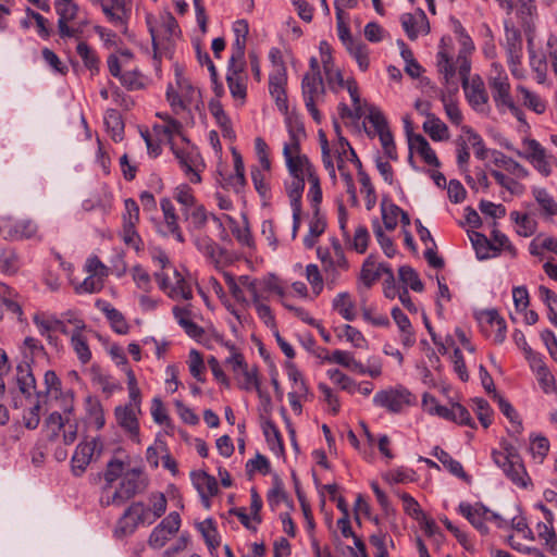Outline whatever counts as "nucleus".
I'll use <instances>...</instances> for the list:
<instances>
[{"instance_id": "f257e3e1", "label": "nucleus", "mask_w": 557, "mask_h": 557, "mask_svg": "<svg viewBox=\"0 0 557 557\" xmlns=\"http://www.w3.org/2000/svg\"><path fill=\"white\" fill-rule=\"evenodd\" d=\"M99 504L101 507H121L148 487V479L139 468H126L120 459L108 461L103 472Z\"/></svg>"}, {"instance_id": "f03ea898", "label": "nucleus", "mask_w": 557, "mask_h": 557, "mask_svg": "<svg viewBox=\"0 0 557 557\" xmlns=\"http://www.w3.org/2000/svg\"><path fill=\"white\" fill-rule=\"evenodd\" d=\"M149 504L150 507H146L143 502L132 503L117 521L115 536L123 537L132 534L140 523L152 524L166 511L168 500L163 493H151Z\"/></svg>"}, {"instance_id": "7ed1b4c3", "label": "nucleus", "mask_w": 557, "mask_h": 557, "mask_svg": "<svg viewBox=\"0 0 557 557\" xmlns=\"http://www.w3.org/2000/svg\"><path fill=\"white\" fill-rule=\"evenodd\" d=\"M289 140L284 145L283 156L286 166L292 176L309 177L314 169L307 156L300 153V140L306 137L305 127L298 119H287Z\"/></svg>"}, {"instance_id": "20e7f679", "label": "nucleus", "mask_w": 557, "mask_h": 557, "mask_svg": "<svg viewBox=\"0 0 557 557\" xmlns=\"http://www.w3.org/2000/svg\"><path fill=\"white\" fill-rule=\"evenodd\" d=\"M492 458L513 484L522 487L527 486L529 476L522 459L513 446L506 445L503 451L493 450Z\"/></svg>"}, {"instance_id": "39448f33", "label": "nucleus", "mask_w": 557, "mask_h": 557, "mask_svg": "<svg viewBox=\"0 0 557 557\" xmlns=\"http://www.w3.org/2000/svg\"><path fill=\"white\" fill-rule=\"evenodd\" d=\"M319 357L325 362L339 364L349 371L361 375L368 374L375 379L382 374V364L380 360L375 358H370L368 360V366H364L360 361L356 360L350 351L339 349L334 350L331 355L325 350V355H320Z\"/></svg>"}, {"instance_id": "423d86ee", "label": "nucleus", "mask_w": 557, "mask_h": 557, "mask_svg": "<svg viewBox=\"0 0 557 557\" xmlns=\"http://www.w3.org/2000/svg\"><path fill=\"white\" fill-rule=\"evenodd\" d=\"M54 9L59 16L58 28L62 38L75 37L81 30L79 7L73 0H54Z\"/></svg>"}, {"instance_id": "0eeeda50", "label": "nucleus", "mask_w": 557, "mask_h": 557, "mask_svg": "<svg viewBox=\"0 0 557 557\" xmlns=\"http://www.w3.org/2000/svg\"><path fill=\"white\" fill-rule=\"evenodd\" d=\"M92 3L101 7L103 14L112 25L126 33L132 14L129 0H95Z\"/></svg>"}, {"instance_id": "6e6552de", "label": "nucleus", "mask_w": 557, "mask_h": 557, "mask_svg": "<svg viewBox=\"0 0 557 557\" xmlns=\"http://www.w3.org/2000/svg\"><path fill=\"white\" fill-rule=\"evenodd\" d=\"M103 445L100 438H92L89 442L79 443L72 457V472L75 476H81L87 469L90 461L96 456H100Z\"/></svg>"}, {"instance_id": "1a4fd4ad", "label": "nucleus", "mask_w": 557, "mask_h": 557, "mask_svg": "<svg viewBox=\"0 0 557 557\" xmlns=\"http://www.w3.org/2000/svg\"><path fill=\"white\" fill-rule=\"evenodd\" d=\"M523 145L528 149L527 152L516 151L517 156L527 159L542 175L549 176L553 157L535 139H524Z\"/></svg>"}, {"instance_id": "9d476101", "label": "nucleus", "mask_w": 557, "mask_h": 557, "mask_svg": "<svg viewBox=\"0 0 557 557\" xmlns=\"http://www.w3.org/2000/svg\"><path fill=\"white\" fill-rule=\"evenodd\" d=\"M375 406L386 408L391 412H399L412 403V395L406 388H388L377 392L373 397Z\"/></svg>"}, {"instance_id": "9b49d317", "label": "nucleus", "mask_w": 557, "mask_h": 557, "mask_svg": "<svg viewBox=\"0 0 557 557\" xmlns=\"http://www.w3.org/2000/svg\"><path fill=\"white\" fill-rule=\"evenodd\" d=\"M181 527L178 512H170L150 533L148 544L154 549L162 548L176 534Z\"/></svg>"}, {"instance_id": "f8f14e48", "label": "nucleus", "mask_w": 557, "mask_h": 557, "mask_svg": "<svg viewBox=\"0 0 557 557\" xmlns=\"http://www.w3.org/2000/svg\"><path fill=\"white\" fill-rule=\"evenodd\" d=\"M459 512L481 533H487L488 529L485 524L487 520L497 521L498 527H502L503 520L499 515L492 512L482 504L471 506L470 504L461 503L459 505Z\"/></svg>"}, {"instance_id": "ddd939ff", "label": "nucleus", "mask_w": 557, "mask_h": 557, "mask_svg": "<svg viewBox=\"0 0 557 557\" xmlns=\"http://www.w3.org/2000/svg\"><path fill=\"white\" fill-rule=\"evenodd\" d=\"M287 72L285 64H280L269 76V91L274 99L278 110L286 113L288 110L287 95Z\"/></svg>"}, {"instance_id": "4468645a", "label": "nucleus", "mask_w": 557, "mask_h": 557, "mask_svg": "<svg viewBox=\"0 0 557 557\" xmlns=\"http://www.w3.org/2000/svg\"><path fill=\"white\" fill-rule=\"evenodd\" d=\"M517 17L523 29L527 42L536 37L537 8L535 0H518Z\"/></svg>"}, {"instance_id": "2eb2a0df", "label": "nucleus", "mask_w": 557, "mask_h": 557, "mask_svg": "<svg viewBox=\"0 0 557 557\" xmlns=\"http://www.w3.org/2000/svg\"><path fill=\"white\" fill-rule=\"evenodd\" d=\"M479 321L486 335L493 336L495 344L504 343L507 326L505 320L498 314L497 310L490 309L482 311L479 315Z\"/></svg>"}, {"instance_id": "dca6fc26", "label": "nucleus", "mask_w": 557, "mask_h": 557, "mask_svg": "<svg viewBox=\"0 0 557 557\" xmlns=\"http://www.w3.org/2000/svg\"><path fill=\"white\" fill-rule=\"evenodd\" d=\"M244 62H236L234 64L228 61L226 82L232 97L239 100L243 104L247 96V86L245 77L242 75Z\"/></svg>"}, {"instance_id": "f3484780", "label": "nucleus", "mask_w": 557, "mask_h": 557, "mask_svg": "<svg viewBox=\"0 0 557 557\" xmlns=\"http://www.w3.org/2000/svg\"><path fill=\"white\" fill-rule=\"evenodd\" d=\"M462 88L470 106L476 111H483L488 101V95L483 79L479 75H475L471 81L465 82Z\"/></svg>"}, {"instance_id": "a211bd4d", "label": "nucleus", "mask_w": 557, "mask_h": 557, "mask_svg": "<svg viewBox=\"0 0 557 557\" xmlns=\"http://www.w3.org/2000/svg\"><path fill=\"white\" fill-rule=\"evenodd\" d=\"M150 34L152 38V45L154 50V57L158 53V47L161 40H172L180 36V27L177 21L172 14H166L161 17L160 25L157 29L150 27Z\"/></svg>"}, {"instance_id": "6ab92c4d", "label": "nucleus", "mask_w": 557, "mask_h": 557, "mask_svg": "<svg viewBox=\"0 0 557 557\" xmlns=\"http://www.w3.org/2000/svg\"><path fill=\"white\" fill-rule=\"evenodd\" d=\"M190 476L194 486L201 497L202 504L206 508H209L210 498L215 496L219 492L216 479L205 471L191 472Z\"/></svg>"}, {"instance_id": "aec40b11", "label": "nucleus", "mask_w": 557, "mask_h": 557, "mask_svg": "<svg viewBox=\"0 0 557 557\" xmlns=\"http://www.w3.org/2000/svg\"><path fill=\"white\" fill-rule=\"evenodd\" d=\"M160 207L163 213L164 228L162 234L164 236L172 235L178 243H184L185 238L178 225V215L174 205L169 198H162Z\"/></svg>"}, {"instance_id": "412c9836", "label": "nucleus", "mask_w": 557, "mask_h": 557, "mask_svg": "<svg viewBox=\"0 0 557 557\" xmlns=\"http://www.w3.org/2000/svg\"><path fill=\"white\" fill-rule=\"evenodd\" d=\"M1 221L3 222V231L9 239H28L37 233V225L32 220H21L12 223L10 218H2Z\"/></svg>"}, {"instance_id": "4be33fe9", "label": "nucleus", "mask_w": 557, "mask_h": 557, "mask_svg": "<svg viewBox=\"0 0 557 557\" xmlns=\"http://www.w3.org/2000/svg\"><path fill=\"white\" fill-rule=\"evenodd\" d=\"M172 150L178 160L182 170L189 177V181L194 184L200 183L201 177L197 170V163L200 159L199 153L194 150L186 151L182 149H175L173 147Z\"/></svg>"}, {"instance_id": "5701e85b", "label": "nucleus", "mask_w": 557, "mask_h": 557, "mask_svg": "<svg viewBox=\"0 0 557 557\" xmlns=\"http://www.w3.org/2000/svg\"><path fill=\"white\" fill-rule=\"evenodd\" d=\"M235 40L232 46L231 63L240 62L244 60L246 39L249 33V26L246 20H238L234 23L233 27Z\"/></svg>"}, {"instance_id": "b1692460", "label": "nucleus", "mask_w": 557, "mask_h": 557, "mask_svg": "<svg viewBox=\"0 0 557 557\" xmlns=\"http://www.w3.org/2000/svg\"><path fill=\"white\" fill-rule=\"evenodd\" d=\"M140 409L135 408L133 405L120 406L115 408V418L121 428L129 434L137 436L139 433V424L137 413Z\"/></svg>"}, {"instance_id": "393cba45", "label": "nucleus", "mask_w": 557, "mask_h": 557, "mask_svg": "<svg viewBox=\"0 0 557 557\" xmlns=\"http://www.w3.org/2000/svg\"><path fill=\"white\" fill-rule=\"evenodd\" d=\"M507 59L522 58V37L520 30L511 23L505 22V44Z\"/></svg>"}, {"instance_id": "a878e982", "label": "nucleus", "mask_w": 557, "mask_h": 557, "mask_svg": "<svg viewBox=\"0 0 557 557\" xmlns=\"http://www.w3.org/2000/svg\"><path fill=\"white\" fill-rule=\"evenodd\" d=\"M391 314L399 329L403 346L406 348L412 347L416 344V334L410 320L398 307H394Z\"/></svg>"}, {"instance_id": "bb28decb", "label": "nucleus", "mask_w": 557, "mask_h": 557, "mask_svg": "<svg viewBox=\"0 0 557 557\" xmlns=\"http://www.w3.org/2000/svg\"><path fill=\"white\" fill-rule=\"evenodd\" d=\"M409 148L414 150L423 161L435 168H440L441 162L428 140L420 134L409 137Z\"/></svg>"}, {"instance_id": "cd10ccee", "label": "nucleus", "mask_w": 557, "mask_h": 557, "mask_svg": "<svg viewBox=\"0 0 557 557\" xmlns=\"http://www.w3.org/2000/svg\"><path fill=\"white\" fill-rule=\"evenodd\" d=\"M191 305L185 307L174 306L172 309L173 315L177 323L184 329L190 337H199L202 335L203 330L193 322L191 320Z\"/></svg>"}, {"instance_id": "c85d7f7f", "label": "nucleus", "mask_w": 557, "mask_h": 557, "mask_svg": "<svg viewBox=\"0 0 557 557\" xmlns=\"http://www.w3.org/2000/svg\"><path fill=\"white\" fill-rule=\"evenodd\" d=\"M535 38L531 39V44L528 45L529 61L532 71L535 73V78L539 84H543L546 81L547 75V60L546 55L535 50Z\"/></svg>"}, {"instance_id": "c756f323", "label": "nucleus", "mask_w": 557, "mask_h": 557, "mask_svg": "<svg viewBox=\"0 0 557 557\" xmlns=\"http://www.w3.org/2000/svg\"><path fill=\"white\" fill-rule=\"evenodd\" d=\"M97 307L106 314L114 332L117 334H126L128 332L129 326L124 315L117 309L113 308L109 302L100 300L97 301Z\"/></svg>"}, {"instance_id": "7c9ffc66", "label": "nucleus", "mask_w": 557, "mask_h": 557, "mask_svg": "<svg viewBox=\"0 0 557 557\" xmlns=\"http://www.w3.org/2000/svg\"><path fill=\"white\" fill-rule=\"evenodd\" d=\"M490 88L492 90L493 100L495 101L497 108H507L512 113L519 112V108L516 107L510 95L509 82L505 84L498 83L497 85Z\"/></svg>"}, {"instance_id": "2f4dec72", "label": "nucleus", "mask_w": 557, "mask_h": 557, "mask_svg": "<svg viewBox=\"0 0 557 557\" xmlns=\"http://www.w3.org/2000/svg\"><path fill=\"white\" fill-rule=\"evenodd\" d=\"M301 87L305 102H308L310 99L315 101L319 96L324 94L321 75L305 74Z\"/></svg>"}, {"instance_id": "473e14b6", "label": "nucleus", "mask_w": 557, "mask_h": 557, "mask_svg": "<svg viewBox=\"0 0 557 557\" xmlns=\"http://www.w3.org/2000/svg\"><path fill=\"white\" fill-rule=\"evenodd\" d=\"M422 127L434 141H444L449 138L447 125L435 114L429 115V119L425 120Z\"/></svg>"}, {"instance_id": "72a5a7b5", "label": "nucleus", "mask_w": 557, "mask_h": 557, "mask_svg": "<svg viewBox=\"0 0 557 557\" xmlns=\"http://www.w3.org/2000/svg\"><path fill=\"white\" fill-rule=\"evenodd\" d=\"M493 162L496 166L503 168L518 180H523L529 176V171L522 164L502 152L495 153Z\"/></svg>"}, {"instance_id": "f704fd0d", "label": "nucleus", "mask_w": 557, "mask_h": 557, "mask_svg": "<svg viewBox=\"0 0 557 557\" xmlns=\"http://www.w3.org/2000/svg\"><path fill=\"white\" fill-rule=\"evenodd\" d=\"M16 382L20 392L29 397L36 388V380L32 373L30 366L27 362L20 363L16 368Z\"/></svg>"}, {"instance_id": "c9c22d12", "label": "nucleus", "mask_w": 557, "mask_h": 557, "mask_svg": "<svg viewBox=\"0 0 557 557\" xmlns=\"http://www.w3.org/2000/svg\"><path fill=\"white\" fill-rule=\"evenodd\" d=\"M104 124L111 138L117 143L123 139L124 123L120 112L115 109H108L104 114Z\"/></svg>"}, {"instance_id": "e433bc0d", "label": "nucleus", "mask_w": 557, "mask_h": 557, "mask_svg": "<svg viewBox=\"0 0 557 557\" xmlns=\"http://www.w3.org/2000/svg\"><path fill=\"white\" fill-rule=\"evenodd\" d=\"M332 306L347 321H354L357 317L356 305L348 293H339L333 299Z\"/></svg>"}, {"instance_id": "4c0bfd02", "label": "nucleus", "mask_w": 557, "mask_h": 557, "mask_svg": "<svg viewBox=\"0 0 557 557\" xmlns=\"http://www.w3.org/2000/svg\"><path fill=\"white\" fill-rule=\"evenodd\" d=\"M432 455L436 457L451 474L461 479H468L462 465L458 460H455L447 451L436 446Z\"/></svg>"}, {"instance_id": "58836bf2", "label": "nucleus", "mask_w": 557, "mask_h": 557, "mask_svg": "<svg viewBox=\"0 0 557 557\" xmlns=\"http://www.w3.org/2000/svg\"><path fill=\"white\" fill-rule=\"evenodd\" d=\"M494 400L497 401L499 410L503 412V414L510 421L511 432L513 434H521V432L523 430L522 423L520 421L519 414L517 413L515 408L510 405V403L507 401L498 393H495Z\"/></svg>"}, {"instance_id": "ea45409f", "label": "nucleus", "mask_w": 557, "mask_h": 557, "mask_svg": "<svg viewBox=\"0 0 557 557\" xmlns=\"http://www.w3.org/2000/svg\"><path fill=\"white\" fill-rule=\"evenodd\" d=\"M191 230H202L208 221V213L203 206L196 205L182 213Z\"/></svg>"}, {"instance_id": "a19ab883", "label": "nucleus", "mask_w": 557, "mask_h": 557, "mask_svg": "<svg viewBox=\"0 0 557 557\" xmlns=\"http://www.w3.org/2000/svg\"><path fill=\"white\" fill-rule=\"evenodd\" d=\"M174 277L175 283L169 289L168 296L175 300L178 298L190 300L193 298V292L189 284L185 281L183 275L177 270H174Z\"/></svg>"}, {"instance_id": "79ce46f5", "label": "nucleus", "mask_w": 557, "mask_h": 557, "mask_svg": "<svg viewBox=\"0 0 557 557\" xmlns=\"http://www.w3.org/2000/svg\"><path fill=\"white\" fill-rule=\"evenodd\" d=\"M381 212L385 228L388 231L395 230L401 209L384 198L381 202Z\"/></svg>"}, {"instance_id": "37998d69", "label": "nucleus", "mask_w": 557, "mask_h": 557, "mask_svg": "<svg viewBox=\"0 0 557 557\" xmlns=\"http://www.w3.org/2000/svg\"><path fill=\"white\" fill-rule=\"evenodd\" d=\"M195 245L200 252L214 262H219L222 249L219 245L208 236H198L195 239Z\"/></svg>"}, {"instance_id": "c03bdc74", "label": "nucleus", "mask_w": 557, "mask_h": 557, "mask_svg": "<svg viewBox=\"0 0 557 557\" xmlns=\"http://www.w3.org/2000/svg\"><path fill=\"white\" fill-rule=\"evenodd\" d=\"M491 175L496 180V182L506 190H508L511 195L521 196L525 187L518 182V178L508 177L503 172L497 170H492Z\"/></svg>"}, {"instance_id": "a18cd8bd", "label": "nucleus", "mask_w": 557, "mask_h": 557, "mask_svg": "<svg viewBox=\"0 0 557 557\" xmlns=\"http://www.w3.org/2000/svg\"><path fill=\"white\" fill-rule=\"evenodd\" d=\"M77 54L82 58L85 66L95 75L99 72V58L86 42H79L76 47Z\"/></svg>"}, {"instance_id": "49530a36", "label": "nucleus", "mask_w": 557, "mask_h": 557, "mask_svg": "<svg viewBox=\"0 0 557 557\" xmlns=\"http://www.w3.org/2000/svg\"><path fill=\"white\" fill-rule=\"evenodd\" d=\"M1 272L7 275H14L20 269V259L15 250L3 249L0 256Z\"/></svg>"}, {"instance_id": "de8ad7c7", "label": "nucleus", "mask_w": 557, "mask_h": 557, "mask_svg": "<svg viewBox=\"0 0 557 557\" xmlns=\"http://www.w3.org/2000/svg\"><path fill=\"white\" fill-rule=\"evenodd\" d=\"M210 111L214 116L216 123L222 129L223 136L230 139L235 137L234 129L232 127V123L225 111L223 110L220 103L211 104Z\"/></svg>"}, {"instance_id": "09e8293b", "label": "nucleus", "mask_w": 557, "mask_h": 557, "mask_svg": "<svg viewBox=\"0 0 557 557\" xmlns=\"http://www.w3.org/2000/svg\"><path fill=\"white\" fill-rule=\"evenodd\" d=\"M360 278L367 287H371L380 278L376 259L373 255H370L364 260L360 272Z\"/></svg>"}, {"instance_id": "8fccbe9b", "label": "nucleus", "mask_w": 557, "mask_h": 557, "mask_svg": "<svg viewBox=\"0 0 557 557\" xmlns=\"http://www.w3.org/2000/svg\"><path fill=\"white\" fill-rule=\"evenodd\" d=\"M510 219L518 225L517 233L521 236L529 237L534 234L536 223L527 213L512 211Z\"/></svg>"}, {"instance_id": "3c124183", "label": "nucleus", "mask_w": 557, "mask_h": 557, "mask_svg": "<svg viewBox=\"0 0 557 557\" xmlns=\"http://www.w3.org/2000/svg\"><path fill=\"white\" fill-rule=\"evenodd\" d=\"M338 338L345 337L355 348H367L368 341L356 327L345 324L337 333Z\"/></svg>"}, {"instance_id": "603ef678", "label": "nucleus", "mask_w": 557, "mask_h": 557, "mask_svg": "<svg viewBox=\"0 0 557 557\" xmlns=\"http://www.w3.org/2000/svg\"><path fill=\"white\" fill-rule=\"evenodd\" d=\"M305 188V176H292L286 185V191L290 200V207H301V196Z\"/></svg>"}, {"instance_id": "864d4df0", "label": "nucleus", "mask_w": 557, "mask_h": 557, "mask_svg": "<svg viewBox=\"0 0 557 557\" xmlns=\"http://www.w3.org/2000/svg\"><path fill=\"white\" fill-rule=\"evenodd\" d=\"M71 345L78 360L86 364L91 360V351L83 334H71Z\"/></svg>"}, {"instance_id": "5fc2aeb1", "label": "nucleus", "mask_w": 557, "mask_h": 557, "mask_svg": "<svg viewBox=\"0 0 557 557\" xmlns=\"http://www.w3.org/2000/svg\"><path fill=\"white\" fill-rule=\"evenodd\" d=\"M346 50L356 60L358 67L361 71L366 72L369 69V50L368 47L361 40L346 48Z\"/></svg>"}, {"instance_id": "6e6d98bb", "label": "nucleus", "mask_w": 557, "mask_h": 557, "mask_svg": "<svg viewBox=\"0 0 557 557\" xmlns=\"http://www.w3.org/2000/svg\"><path fill=\"white\" fill-rule=\"evenodd\" d=\"M537 534L541 540L544 541L547 549L553 554L557 555V535L553 528V523H542L537 524Z\"/></svg>"}, {"instance_id": "4d7b16f0", "label": "nucleus", "mask_w": 557, "mask_h": 557, "mask_svg": "<svg viewBox=\"0 0 557 557\" xmlns=\"http://www.w3.org/2000/svg\"><path fill=\"white\" fill-rule=\"evenodd\" d=\"M33 322L41 336L54 332L55 325L60 324L59 319L55 315H48L44 312L34 314Z\"/></svg>"}, {"instance_id": "13d9d810", "label": "nucleus", "mask_w": 557, "mask_h": 557, "mask_svg": "<svg viewBox=\"0 0 557 557\" xmlns=\"http://www.w3.org/2000/svg\"><path fill=\"white\" fill-rule=\"evenodd\" d=\"M518 91L522 95L523 104L533 110L537 114H542L546 110V103L541 97L523 86H518Z\"/></svg>"}, {"instance_id": "bf43d9fd", "label": "nucleus", "mask_w": 557, "mask_h": 557, "mask_svg": "<svg viewBox=\"0 0 557 557\" xmlns=\"http://www.w3.org/2000/svg\"><path fill=\"white\" fill-rule=\"evenodd\" d=\"M327 376L338 385L343 391L354 394L357 392V383L351 377H349L347 374L342 372L338 369H330L326 372Z\"/></svg>"}, {"instance_id": "052dcab7", "label": "nucleus", "mask_w": 557, "mask_h": 557, "mask_svg": "<svg viewBox=\"0 0 557 557\" xmlns=\"http://www.w3.org/2000/svg\"><path fill=\"white\" fill-rule=\"evenodd\" d=\"M533 196L544 213L548 215L557 214V202L544 188H534Z\"/></svg>"}, {"instance_id": "680f3d73", "label": "nucleus", "mask_w": 557, "mask_h": 557, "mask_svg": "<svg viewBox=\"0 0 557 557\" xmlns=\"http://www.w3.org/2000/svg\"><path fill=\"white\" fill-rule=\"evenodd\" d=\"M436 59H437L436 65H437L438 73L441 75H443L445 84L450 85V83L455 76V73H456L455 65L453 64L448 54L445 51H438Z\"/></svg>"}, {"instance_id": "e2e57ef3", "label": "nucleus", "mask_w": 557, "mask_h": 557, "mask_svg": "<svg viewBox=\"0 0 557 557\" xmlns=\"http://www.w3.org/2000/svg\"><path fill=\"white\" fill-rule=\"evenodd\" d=\"M174 199L182 205V211L188 210L197 205L193 189L187 184H181L174 189Z\"/></svg>"}, {"instance_id": "0e129e2a", "label": "nucleus", "mask_w": 557, "mask_h": 557, "mask_svg": "<svg viewBox=\"0 0 557 557\" xmlns=\"http://www.w3.org/2000/svg\"><path fill=\"white\" fill-rule=\"evenodd\" d=\"M64 421H65V417H62V414L57 411L51 412L46 418L45 428L49 432V434H48L49 441L53 442L59 437L60 431L64 426Z\"/></svg>"}, {"instance_id": "69168bd1", "label": "nucleus", "mask_w": 557, "mask_h": 557, "mask_svg": "<svg viewBox=\"0 0 557 557\" xmlns=\"http://www.w3.org/2000/svg\"><path fill=\"white\" fill-rule=\"evenodd\" d=\"M399 280L406 284L409 285L410 288L414 292H422L423 290V284L421 280L419 278L418 273L409 265H403L398 270Z\"/></svg>"}, {"instance_id": "338daca9", "label": "nucleus", "mask_w": 557, "mask_h": 557, "mask_svg": "<svg viewBox=\"0 0 557 557\" xmlns=\"http://www.w3.org/2000/svg\"><path fill=\"white\" fill-rule=\"evenodd\" d=\"M469 238L473 245V248L475 249L479 259L488 258V250L495 248L486 238V236L481 233L471 232L469 233Z\"/></svg>"}, {"instance_id": "774afa93", "label": "nucleus", "mask_w": 557, "mask_h": 557, "mask_svg": "<svg viewBox=\"0 0 557 557\" xmlns=\"http://www.w3.org/2000/svg\"><path fill=\"white\" fill-rule=\"evenodd\" d=\"M539 293L541 299L548 307V319L557 327V295L545 286H540Z\"/></svg>"}]
</instances>
